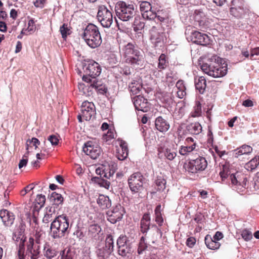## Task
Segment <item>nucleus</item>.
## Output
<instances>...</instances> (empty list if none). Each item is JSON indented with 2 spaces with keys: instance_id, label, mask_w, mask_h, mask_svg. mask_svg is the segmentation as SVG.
Wrapping results in <instances>:
<instances>
[{
  "instance_id": "nucleus-8",
  "label": "nucleus",
  "mask_w": 259,
  "mask_h": 259,
  "mask_svg": "<svg viewBox=\"0 0 259 259\" xmlns=\"http://www.w3.org/2000/svg\"><path fill=\"white\" fill-rule=\"evenodd\" d=\"M157 157L163 161H172L177 155V150L168 143H160L157 145Z\"/></svg>"
},
{
  "instance_id": "nucleus-43",
  "label": "nucleus",
  "mask_w": 259,
  "mask_h": 259,
  "mask_svg": "<svg viewBox=\"0 0 259 259\" xmlns=\"http://www.w3.org/2000/svg\"><path fill=\"white\" fill-rule=\"evenodd\" d=\"M155 183L157 191H162L165 189L166 180L162 177H158Z\"/></svg>"
},
{
  "instance_id": "nucleus-41",
  "label": "nucleus",
  "mask_w": 259,
  "mask_h": 259,
  "mask_svg": "<svg viewBox=\"0 0 259 259\" xmlns=\"http://www.w3.org/2000/svg\"><path fill=\"white\" fill-rule=\"evenodd\" d=\"M114 138V130L111 129H109L107 133L103 134L102 136L103 141L107 144H110Z\"/></svg>"
},
{
  "instance_id": "nucleus-1",
  "label": "nucleus",
  "mask_w": 259,
  "mask_h": 259,
  "mask_svg": "<svg viewBox=\"0 0 259 259\" xmlns=\"http://www.w3.org/2000/svg\"><path fill=\"white\" fill-rule=\"evenodd\" d=\"M199 64L205 74L214 78L223 77L227 72V63L217 55L211 56L202 63L200 62Z\"/></svg>"
},
{
  "instance_id": "nucleus-24",
  "label": "nucleus",
  "mask_w": 259,
  "mask_h": 259,
  "mask_svg": "<svg viewBox=\"0 0 259 259\" xmlns=\"http://www.w3.org/2000/svg\"><path fill=\"white\" fill-rule=\"evenodd\" d=\"M56 212V207L54 206H48L46 208V212L42 219V222L45 224H48L49 222L54 220Z\"/></svg>"
},
{
  "instance_id": "nucleus-23",
  "label": "nucleus",
  "mask_w": 259,
  "mask_h": 259,
  "mask_svg": "<svg viewBox=\"0 0 259 259\" xmlns=\"http://www.w3.org/2000/svg\"><path fill=\"white\" fill-rule=\"evenodd\" d=\"M119 148L117 149L118 158L119 160H123L126 158L128 154V149L126 142L122 140L118 139Z\"/></svg>"
},
{
  "instance_id": "nucleus-54",
  "label": "nucleus",
  "mask_w": 259,
  "mask_h": 259,
  "mask_svg": "<svg viewBox=\"0 0 259 259\" xmlns=\"http://www.w3.org/2000/svg\"><path fill=\"white\" fill-rule=\"evenodd\" d=\"M60 32L62 37L64 39H66L67 35L70 34V30L69 29L67 24H63L60 28Z\"/></svg>"
},
{
  "instance_id": "nucleus-50",
  "label": "nucleus",
  "mask_w": 259,
  "mask_h": 259,
  "mask_svg": "<svg viewBox=\"0 0 259 259\" xmlns=\"http://www.w3.org/2000/svg\"><path fill=\"white\" fill-rule=\"evenodd\" d=\"M111 252L106 248L103 247L97 251V254L99 259H105Z\"/></svg>"
},
{
  "instance_id": "nucleus-55",
  "label": "nucleus",
  "mask_w": 259,
  "mask_h": 259,
  "mask_svg": "<svg viewBox=\"0 0 259 259\" xmlns=\"http://www.w3.org/2000/svg\"><path fill=\"white\" fill-rule=\"evenodd\" d=\"M140 8L142 15H143V14L146 12L148 10H150L152 9V6L149 2L143 1L140 3Z\"/></svg>"
},
{
  "instance_id": "nucleus-31",
  "label": "nucleus",
  "mask_w": 259,
  "mask_h": 259,
  "mask_svg": "<svg viewBox=\"0 0 259 259\" xmlns=\"http://www.w3.org/2000/svg\"><path fill=\"white\" fill-rule=\"evenodd\" d=\"M154 218L155 222L159 227L162 226L163 223V218L161 212V206L159 204L156 206L154 210Z\"/></svg>"
},
{
  "instance_id": "nucleus-57",
  "label": "nucleus",
  "mask_w": 259,
  "mask_h": 259,
  "mask_svg": "<svg viewBox=\"0 0 259 259\" xmlns=\"http://www.w3.org/2000/svg\"><path fill=\"white\" fill-rule=\"evenodd\" d=\"M241 235L242 237L246 241L250 240L252 238V235L251 232L245 229L241 231Z\"/></svg>"
},
{
  "instance_id": "nucleus-14",
  "label": "nucleus",
  "mask_w": 259,
  "mask_h": 259,
  "mask_svg": "<svg viewBox=\"0 0 259 259\" xmlns=\"http://www.w3.org/2000/svg\"><path fill=\"white\" fill-rule=\"evenodd\" d=\"M150 39L155 46L163 44L164 34L163 30L160 27L153 26L150 30Z\"/></svg>"
},
{
  "instance_id": "nucleus-45",
  "label": "nucleus",
  "mask_w": 259,
  "mask_h": 259,
  "mask_svg": "<svg viewBox=\"0 0 259 259\" xmlns=\"http://www.w3.org/2000/svg\"><path fill=\"white\" fill-rule=\"evenodd\" d=\"M22 229H20V231L14 232L13 234L12 238L15 243L22 241L23 239H26V237L23 232Z\"/></svg>"
},
{
  "instance_id": "nucleus-56",
  "label": "nucleus",
  "mask_w": 259,
  "mask_h": 259,
  "mask_svg": "<svg viewBox=\"0 0 259 259\" xmlns=\"http://www.w3.org/2000/svg\"><path fill=\"white\" fill-rule=\"evenodd\" d=\"M195 88L200 94H203L206 90V82H196L195 84Z\"/></svg>"
},
{
  "instance_id": "nucleus-18",
  "label": "nucleus",
  "mask_w": 259,
  "mask_h": 259,
  "mask_svg": "<svg viewBox=\"0 0 259 259\" xmlns=\"http://www.w3.org/2000/svg\"><path fill=\"white\" fill-rule=\"evenodd\" d=\"M190 39L193 43L203 46L208 44L209 42V38L207 35L197 31L191 32Z\"/></svg>"
},
{
  "instance_id": "nucleus-27",
  "label": "nucleus",
  "mask_w": 259,
  "mask_h": 259,
  "mask_svg": "<svg viewBox=\"0 0 259 259\" xmlns=\"http://www.w3.org/2000/svg\"><path fill=\"white\" fill-rule=\"evenodd\" d=\"M101 231V228L99 225L95 224H92L89 227L88 235L95 240H99Z\"/></svg>"
},
{
  "instance_id": "nucleus-17",
  "label": "nucleus",
  "mask_w": 259,
  "mask_h": 259,
  "mask_svg": "<svg viewBox=\"0 0 259 259\" xmlns=\"http://www.w3.org/2000/svg\"><path fill=\"white\" fill-rule=\"evenodd\" d=\"M116 166V165H114V164L109 165L107 167H106L105 165H102L96 169V173L101 177L109 179L115 172L117 169Z\"/></svg>"
},
{
  "instance_id": "nucleus-40",
  "label": "nucleus",
  "mask_w": 259,
  "mask_h": 259,
  "mask_svg": "<svg viewBox=\"0 0 259 259\" xmlns=\"http://www.w3.org/2000/svg\"><path fill=\"white\" fill-rule=\"evenodd\" d=\"M230 14L236 18H241L245 14L244 8L231 7L230 10Z\"/></svg>"
},
{
  "instance_id": "nucleus-11",
  "label": "nucleus",
  "mask_w": 259,
  "mask_h": 259,
  "mask_svg": "<svg viewBox=\"0 0 259 259\" xmlns=\"http://www.w3.org/2000/svg\"><path fill=\"white\" fill-rule=\"evenodd\" d=\"M97 17L103 27L109 28L113 22V15L111 11L105 6L98 7Z\"/></svg>"
},
{
  "instance_id": "nucleus-42",
  "label": "nucleus",
  "mask_w": 259,
  "mask_h": 259,
  "mask_svg": "<svg viewBox=\"0 0 259 259\" xmlns=\"http://www.w3.org/2000/svg\"><path fill=\"white\" fill-rule=\"evenodd\" d=\"M202 107L200 102L198 101L195 102V105L194 107L193 111L191 113V116L193 117H197L201 115Z\"/></svg>"
},
{
  "instance_id": "nucleus-39",
  "label": "nucleus",
  "mask_w": 259,
  "mask_h": 259,
  "mask_svg": "<svg viewBox=\"0 0 259 259\" xmlns=\"http://www.w3.org/2000/svg\"><path fill=\"white\" fill-rule=\"evenodd\" d=\"M230 170L226 165H223L219 173L222 181L225 182L226 180H230V176L232 174Z\"/></svg>"
},
{
  "instance_id": "nucleus-15",
  "label": "nucleus",
  "mask_w": 259,
  "mask_h": 259,
  "mask_svg": "<svg viewBox=\"0 0 259 259\" xmlns=\"http://www.w3.org/2000/svg\"><path fill=\"white\" fill-rule=\"evenodd\" d=\"M81 112L83 119L87 121L90 120L95 114V108L92 102L84 101L81 106Z\"/></svg>"
},
{
  "instance_id": "nucleus-26",
  "label": "nucleus",
  "mask_w": 259,
  "mask_h": 259,
  "mask_svg": "<svg viewBox=\"0 0 259 259\" xmlns=\"http://www.w3.org/2000/svg\"><path fill=\"white\" fill-rule=\"evenodd\" d=\"M145 99L142 97L139 96H136L134 98V104L136 110L146 112V104L147 102H144Z\"/></svg>"
},
{
  "instance_id": "nucleus-62",
  "label": "nucleus",
  "mask_w": 259,
  "mask_h": 259,
  "mask_svg": "<svg viewBox=\"0 0 259 259\" xmlns=\"http://www.w3.org/2000/svg\"><path fill=\"white\" fill-rule=\"evenodd\" d=\"M35 26L34 24V21L33 19H31L28 21V26L27 28V30L28 32H29V34H31L34 32L35 30Z\"/></svg>"
},
{
  "instance_id": "nucleus-59",
  "label": "nucleus",
  "mask_w": 259,
  "mask_h": 259,
  "mask_svg": "<svg viewBox=\"0 0 259 259\" xmlns=\"http://www.w3.org/2000/svg\"><path fill=\"white\" fill-rule=\"evenodd\" d=\"M127 237L125 236H120L117 240V245L118 247L127 245Z\"/></svg>"
},
{
  "instance_id": "nucleus-60",
  "label": "nucleus",
  "mask_w": 259,
  "mask_h": 259,
  "mask_svg": "<svg viewBox=\"0 0 259 259\" xmlns=\"http://www.w3.org/2000/svg\"><path fill=\"white\" fill-rule=\"evenodd\" d=\"M130 251V248L127 246V245L121 246L118 248V252L120 255L122 256H126L127 253H128Z\"/></svg>"
},
{
  "instance_id": "nucleus-4",
  "label": "nucleus",
  "mask_w": 259,
  "mask_h": 259,
  "mask_svg": "<svg viewBox=\"0 0 259 259\" xmlns=\"http://www.w3.org/2000/svg\"><path fill=\"white\" fill-rule=\"evenodd\" d=\"M249 176L242 171L233 172L230 176L229 185L238 193L244 195L248 188Z\"/></svg>"
},
{
  "instance_id": "nucleus-52",
  "label": "nucleus",
  "mask_w": 259,
  "mask_h": 259,
  "mask_svg": "<svg viewBox=\"0 0 259 259\" xmlns=\"http://www.w3.org/2000/svg\"><path fill=\"white\" fill-rule=\"evenodd\" d=\"M147 245L146 243H145V238L144 237L142 236L141 238L140 242L139 243V246L137 250V252L139 254H142L143 252L147 249Z\"/></svg>"
},
{
  "instance_id": "nucleus-49",
  "label": "nucleus",
  "mask_w": 259,
  "mask_h": 259,
  "mask_svg": "<svg viewBox=\"0 0 259 259\" xmlns=\"http://www.w3.org/2000/svg\"><path fill=\"white\" fill-rule=\"evenodd\" d=\"M114 242L113 237L111 235L107 236L105 241V248L111 252L113 250Z\"/></svg>"
},
{
  "instance_id": "nucleus-64",
  "label": "nucleus",
  "mask_w": 259,
  "mask_h": 259,
  "mask_svg": "<svg viewBox=\"0 0 259 259\" xmlns=\"http://www.w3.org/2000/svg\"><path fill=\"white\" fill-rule=\"evenodd\" d=\"M29 152L28 151L27 153L25 154H24L23 156L22 159L20 161L19 163V168L21 169L23 166H25L26 165L27 162H28V155Z\"/></svg>"
},
{
  "instance_id": "nucleus-48",
  "label": "nucleus",
  "mask_w": 259,
  "mask_h": 259,
  "mask_svg": "<svg viewBox=\"0 0 259 259\" xmlns=\"http://www.w3.org/2000/svg\"><path fill=\"white\" fill-rule=\"evenodd\" d=\"M142 15L144 19L154 20L157 16V12L152 7V9L150 10H148Z\"/></svg>"
},
{
  "instance_id": "nucleus-7",
  "label": "nucleus",
  "mask_w": 259,
  "mask_h": 259,
  "mask_svg": "<svg viewBox=\"0 0 259 259\" xmlns=\"http://www.w3.org/2000/svg\"><path fill=\"white\" fill-rule=\"evenodd\" d=\"M207 165L206 158L203 156H199L196 159L185 162L183 167L188 173L195 175L204 171L207 168Z\"/></svg>"
},
{
  "instance_id": "nucleus-28",
  "label": "nucleus",
  "mask_w": 259,
  "mask_h": 259,
  "mask_svg": "<svg viewBox=\"0 0 259 259\" xmlns=\"http://www.w3.org/2000/svg\"><path fill=\"white\" fill-rule=\"evenodd\" d=\"M186 128L189 133L192 135H198L201 133L202 127L198 122H192L189 124Z\"/></svg>"
},
{
  "instance_id": "nucleus-16",
  "label": "nucleus",
  "mask_w": 259,
  "mask_h": 259,
  "mask_svg": "<svg viewBox=\"0 0 259 259\" xmlns=\"http://www.w3.org/2000/svg\"><path fill=\"white\" fill-rule=\"evenodd\" d=\"M26 246L27 250L25 255H27L30 259H38L40 254L39 247L34 245V240L32 237L29 238Z\"/></svg>"
},
{
  "instance_id": "nucleus-63",
  "label": "nucleus",
  "mask_w": 259,
  "mask_h": 259,
  "mask_svg": "<svg viewBox=\"0 0 259 259\" xmlns=\"http://www.w3.org/2000/svg\"><path fill=\"white\" fill-rule=\"evenodd\" d=\"M231 6L238 8H244V2L243 0H232Z\"/></svg>"
},
{
  "instance_id": "nucleus-22",
  "label": "nucleus",
  "mask_w": 259,
  "mask_h": 259,
  "mask_svg": "<svg viewBox=\"0 0 259 259\" xmlns=\"http://www.w3.org/2000/svg\"><path fill=\"white\" fill-rule=\"evenodd\" d=\"M151 217L149 212L145 213L140 221V231L143 234H147L150 229Z\"/></svg>"
},
{
  "instance_id": "nucleus-3",
  "label": "nucleus",
  "mask_w": 259,
  "mask_h": 259,
  "mask_svg": "<svg viewBox=\"0 0 259 259\" xmlns=\"http://www.w3.org/2000/svg\"><path fill=\"white\" fill-rule=\"evenodd\" d=\"M51 236L54 239L64 237L69 233V221L66 215L55 216L51 224Z\"/></svg>"
},
{
  "instance_id": "nucleus-29",
  "label": "nucleus",
  "mask_w": 259,
  "mask_h": 259,
  "mask_svg": "<svg viewBox=\"0 0 259 259\" xmlns=\"http://www.w3.org/2000/svg\"><path fill=\"white\" fill-rule=\"evenodd\" d=\"M252 151V148L247 145H243L242 146L237 148L234 151V154L235 157H238L243 155H247Z\"/></svg>"
},
{
  "instance_id": "nucleus-21",
  "label": "nucleus",
  "mask_w": 259,
  "mask_h": 259,
  "mask_svg": "<svg viewBox=\"0 0 259 259\" xmlns=\"http://www.w3.org/2000/svg\"><path fill=\"white\" fill-rule=\"evenodd\" d=\"M155 126L156 130L161 133L166 132L170 127L169 123L161 116H159L156 118Z\"/></svg>"
},
{
  "instance_id": "nucleus-20",
  "label": "nucleus",
  "mask_w": 259,
  "mask_h": 259,
  "mask_svg": "<svg viewBox=\"0 0 259 259\" xmlns=\"http://www.w3.org/2000/svg\"><path fill=\"white\" fill-rule=\"evenodd\" d=\"M78 82V87L79 91L83 95L86 96H90L93 95L94 82Z\"/></svg>"
},
{
  "instance_id": "nucleus-13",
  "label": "nucleus",
  "mask_w": 259,
  "mask_h": 259,
  "mask_svg": "<svg viewBox=\"0 0 259 259\" xmlns=\"http://www.w3.org/2000/svg\"><path fill=\"white\" fill-rule=\"evenodd\" d=\"M83 151L92 159H97L101 153L100 146L93 141H88L84 144Z\"/></svg>"
},
{
  "instance_id": "nucleus-6",
  "label": "nucleus",
  "mask_w": 259,
  "mask_h": 259,
  "mask_svg": "<svg viewBox=\"0 0 259 259\" xmlns=\"http://www.w3.org/2000/svg\"><path fill=\"white\" fill-rule=\"evenodd\" d=\"M115 10L116 16L123 21L131 20L136 14L134 5L123 1H119L116 4Z\"/></svg>"
},
{
  "instance_id": "nucleus-9",
  "label": "nucleus",
  "mask_w": 259,
  "mask_h": 259,
  "mask_svg": "<svg viewBox=\"0 0 259 259\" xmlns=\"http://www.w3.org/2000/svg\"><path fill=\"white\" fill-rule=\"evenodd\" d=\"M83 69L85 73L82 76L83 81H91V79H88V76L91 77L92 78H95L98 76L101 72V68L99 64L93 61L89 60L84 63L83 66Z\"/></svg>"
},
{
  "instance_id": "nucleus-38",
  "label": "nucleus",
  "mask_w": 259,
  "mask_h": 259,
  "mask_svg": "<svg viewBox=\"0 0 259 259\" xmlns=\"http://www.w3.org/2000/svg\"><path fill=\"white\" fill-rule=\"evenodd\" d=\"M104 177H101L100 176L93 177L92 179V180L98 184L100 187H104L106 189H109L110 186V183L107 180L104 179Z\"/></svg>"
},
{
  "instance_id": "nucleus-53",
  "label": "nucleus",
  "mask_w": 259,
  "mask_h": 259,
  "mask_svg": "<svg viewBox=\"0 0 259 259\" xmlns=\"http://www.w3.org/2000/svg\"><path fill=\"white\" fill-rule=\"evenodd\" d=\"M98 82H94V86H95L94 89L97 92L100 94L104 95L107 92V88L104 84H98Z\"/></svg>"
},
{
  "instance_id": "nucleus-12",
  "label": "nucleus",
  "mask_w": 259,
  "mask_h": 259,
  "mask_svg": "<svg viewBox=\"0 0 259 259\" xmlns=\"http://www.w3.org/2000/svg\"><path fill=\"white\" fill-rule=\"evenodd\" d=\"M124 213V207L121 204H117L107 212V220L112 224H115L122 219Z\"/></svg>"
},
{
  "instance_id": "nucleus-30",
  "label": "nucleus",
  "mask_w": 259,
  "mask_h": 259,
  "mask_svg": "<svg viewBox=\"0 0 259 259\" xmlns=\"http://www.w3.org/2000/svg\"><path fill=\"white\" fill-rule=\"evenodd\" d=\"M205 243L206 246L210 249H218L221 246V244L215 240H214L210 235H206L205 237Z\"/></svg>"
},
{
  "instance_id": "nucleus-37",
  "label": "nucleus",
  "mask_w": 259,
  "mask_h": 259,
  "mask_svg": "<svg viewBox=\"0 0 259 259\" xmlns=\"http://www.w3.org/2000/svg\"><path fill=\"white\" fill-rule=\"evenodd\" d=\"M259 164V156H256L249 162L246 163L245 168L248 171H252L255 169Z\"/></svg>"
},
{
  "instance_id": "nucleus-32",
  "label": "nucleus",
  "mask_w": 259,
  "mask_h": 259,
  "mask_svg": "<svg viewBox=\"0 0 259 259\" xmlns=\"http://www.w3.org/2000/svg\"><path fill=\"white\" fill-rule=\"evenodd\" d=\"M58 251L56 248L51 246L45 247L44 249V256L48 259H52L57 256Z\"/></svg>"
},
{
  "instance_id": "nucleus-58",
  "label": "nucleus",
  "mask_w": 259,
  "mask_h": 259,
  "mask_svg": "<svg viewBox=\"0 0 259 259\" xmlns=\"http://www.w3.org/2000/svg\"><path fill=\"white\" fill-rule=\"evenodd\" d=\"M152 226L155 228V230L151 236V240L152 243H155L157 241L158 237L160 235L161 231L155 225H153Z\"/></svg>"
},
{
  "instance_id": "nucleus-25",
  "label": "nucleus",
  "mask_w": 259,
  "mask_h": 259,
  "mask_svg": "<svg viewBox=\"0 0 259 259\" xmlns=\"http://www.w3.org/2000/svg\"><path fill=\"white\" fill-rule=\"evenodd\" d=\"M97 203L102 209L108 208L111 206V201L109 197L102 194L99 195Z\"/></svg>"
},
{
  "instance_id": "nucleus-2",
  "label": "nucleus",
  "mask_w": 259,
  "mask_h": 259,
  "mask_svg": "<svg viewBox=\"0 0 259 259\" xmlns=\"http://www.w3.org/2000/svg\"><path fill=\"white\" fill-rule=\"evenodd\" d=\"M120 53L124 61L134 67L139 68L144 65V57L142 53L132 43L122 46Z\"/></svg>"
},
{
  "instance_id": "nucleus-46",
  "label": "nucleus",
  "mask_w": 259,
  "mask_h": 259,
  "mask_svg": "<svg viewBox=\"0 0 259 259\" xmlns=\"http://www.w3.org/2000/svg\"><path fill=\"white\" fill-rule=\"evenodd\" d=\"M175 87H176L179 91H177V95L179 98L182 99L186 94V92L185 91V87L183 84L182 82H177L175 84Z\"/></svg>"
},
{
  "instance_id": "nucleus-61",
  "label": "nucleus",
  "mask_w": 259,
  "mask_h": 259,
  "mask_svg": "<svg viewBox=\"0 0 259 259\" xmlns=\"http://www.w3.org/2000/svg\"><path fill=\"white\" fill-rule=\"evenodd\" d=\"M32 143L33 145L35 146V149L37 148L38 146L40 145L39 141L36 138H32L31 140H28L26 142V150H28L29 144Z\"/></svg>"
},
{
  "instance_id": "nucleus-47",
  "label": "nucleus",
  "mask_w": 259,
  "mask_h": 259,
  "mask_svg": "<svg viewBox=\"0 0 259 259\" xmlns=\"http://www.w3.org/2000/svg\"><path fill=\"white\" fill-rule=\"evenodd\" d=\"M60 255H61V259H73L74 253L70 248H68L62 250Z\"/></svg>"
},
{
  "instance_id": "nucleus-36",
  "label": "nucleus",
  "mask_w": 259,
  "mask_h": 259,
  "mask_svg": "<svg viewBox=\"0 0 259 259\" xmlns=\"http://www.w3.org/2000/svg\"><path fill=\"white\" fill-rule=\"evenodd\" d=\"M50 201L52 202L53 205L58 206L62 204L63 202V197L62 196L56 192H53L50 198Z\"/></svg>"
},
{
  "instance_id": "nucleus-35",
  "label": "nucleus",
  "mask_w": 259,
  "mask_h": 259,
  "mask_svg": "<svg viewBox=\"0 0 259 259\" xmlns=\"http://www.w3.org/2000/svg\"><path fill=\"white\" fill-rule=\"evenodd\" d=\"M128 88L133 95H137L142 89H144L141 82H131L128 85Z\"/></svg>"
},
{
  "instance_id": "nucleus-51",
  "label": "nucleus",
  "mask_w": 259,
  "mask_h": 259,
  "mask_svg": "<svg viewBox=\"0 0 259 259\" xmlns=\"http://www.w3.org/2000/svg\"><path fill=\"white\" fill-rule=\"evenodd\" d=\"M160 101L166 104L170 105L172 102V99L170 93H165L159 97Z\"/></svg>"
},
{
  "instance_id": "nucleus-34",
  "label": "nucleus",
  "mask_w": 259,
  "mask_h": 259,
  "mask_svg": "<svg viewBox=\"0 0 259 259\" xmlns=\"http://www.w3.org/2000/svg\"><path fill=\"white\" fill-rule=\"evenodd\" d=\"M26 239H23L16 244L18 250V256L19 259L25 258V243Z\"/></svg>"
},
{
  "instance_id": "nucleus-33",
  "label": "nucleus",
  "mask_w": 259,
  "mask_h": 259,
  "mask_svg": "<svg viewBox=\"0 0 259 259\" xmlns=\"http://www.w3.org/2000/svg\"><path fill=\"white\" fill-rule=\"evenodd\" d=\"M196 146V143H194L191 145L182 146L179 149V152L181 155H188L195 149Z\"/></svg>"
},
{
  "instance_id": "nucleus-44",
  "label": "nucleus",
  "mask_w": 259,
  "mask_h": 259,
  "mask_svg": "<svg viewBox=\"0 0 259 259\" xmlns=\"http://www.w3.org/2000/svg\"><path fill=\"white\" fill-rule=\"evenodd\" d=\"M158 67L160 69H164L168 65V62L166 59V56L162 54L158 59Z\"/></svg>"
},
{
  "instance_id": "nucleus-5",
  "label": "nucleus",
  "mask_w": 259,
  "mask_h": 259,
  "mask_svg": "<svg viewBox=\"0 0 259 259\" xmlns=\"http://www.w3.org/2000/svg\"><path fill=\"white\" fill-rule=\"evenodd\" d=\"M81 37L91 48H96L102 43V38L99 28L93 24H88L83 30Z\"/></svg>"
},
{
  "instance_id": "nucleus-10",
  "label": "nucleus",
  "mask_w": 259,
  "mask_h": 259,
  "mask_svg": "<svg viewBox=\"0 0 259 259\" xmlns=\"http://www.w3.org/2000/svg\"><path fill=\"white\" fill-rule=\"evenodd\" d=\"M145 179L140 172L131 175L128 179V185L132 194L139 193L143 189Z\"/></svg>"
},
{
  "instance_id": "nucleus-19",
  "label": "nucleus",
  "mask_w": 259,
  "mask_h": 259,
  "mask_svg": "<svg viewBox=\"0 0 259 259\" xmlns=\"http://www.w3.org/2000/svg\"><path fill=\"white\" fill-rule=\"evenodd\" d=\"M0 218L2 220L4 225L6 227H11L14 224L15 215L13 212L7 209L0 210Z\"/></svg>"
}]
</instances>
